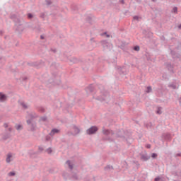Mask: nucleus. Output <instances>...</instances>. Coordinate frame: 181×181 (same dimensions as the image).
<instances>
[{
	"label": "nucleus",
	"mask_w": 181,
	"mask_h": 181,
	"mask_svg": "<svg viewBox=\"0 0 181 181\" xmlns=\"http://www.w3.org/2000/svg\"><path fill=\"white\" fill-rule=\"evenodd\" d=\"M97 131H98V128L97 127H92L88 129L86 132L88 135H93V134H95Z\"/></svg>",
	"instance_id": "obj_1"
},
{
	"label": "nucleus",
	"mask_w": 181,
	"mask_h": 181,
	"mask_svg": "<svg viewBox=\"0 0 181 181\" xmlns=\"http://www.w3.org/2000/svg\"><path fill=\"white\" fill-rule=\"evenodd\" d=\"M16 30L18 32V33L23 32V25L21 23V21H19L18 23H16Z\"/></svg>",
	"instance_id": "obj_2"
},
{
	"label": "nucleus",
	"mask_w": 181,
	"mask_h": 181,
	"mask_svg": "<svg viewBox=\"0 0 181 181\" xmlns=\"http://www.w3.org/2000/svg\"><path fill=\"white\" fill-rule=\"evenodd\" d=\"M13 160V155L11 153H8L6 156V162L7 163H11Z\"/></svg>",
	"instance_id": "obj_3"
},
{
	"label": "nucleus",
	"mask_w": 181,
	"mask_h": 181,
	"mask_svg": "<svg viewBox=\"0 0 181 181\" xmlns=\"http://www.w3.org/2000/svg\"><path fill=\"white\" fill-rule=\"evenodd\" d=\"M143 35H145L146 37H151V36H152V32L146 30H143Z\"/></svg>",
	"instance_id": "obj_4"
},
{
	"label": "nucleus",
	"mask_w": 181,
	"mask_h": 181,
	"mask_svg": "<svg viewBox=\"0 0 181 181\" xmlns=\"http://www.w3.org/2000/svg\"><path fill=\"white\" fill-rule=\"evenodd\" d=\"M11 19H12V21H13L14 22H16V23H18V22H21V21L19 20V18H18V17L16 16V15L15 14H12L10 16Z\"/></svg>",
	"instance_id": "obj_5"
},
{
	"label": "nucleus",
	"mask_w": 181,
	"mask_h": 181,
	"mask_svg": "<svg viewBox=\"0 0 181 181\" xmlns=\"http://www.w3.org/2000/svg\"><path fill=\"white\" fill-rule=\"evenodd\" d=\"M6 100V95L0 93V101H5Z\"/></svg>",
	"instance_id": "obj_6"
},
{
	"label": "nucleus",
	"mask_w": 181,
	"mask_h": 181,
	"mask_svg": "<svg viewBox=\"0 0 181 181\" xmlns=\"http://www.w3.org/2000/svg\"><path fill=\"white\" fill-rule=\"evenodd\" d=\"M59 132V130L57 129H54L51 131L50 135H54V134H58Z\"/></svg>",
	"instance_id": "obj_7"
},
{
	"label": "nucleus",
	"mask_w": 181,
	"mask_h": 181,
	"mask_svg": "<svg viewBox=\"0 0 181 181\" xmlns=\"http://www.w3.org/2000/svg\"><path fill=\"white\" fill-rule=\"evenodd\" d=\"M100 36H104L105 37H110L111 35L108 34V33L105 32L100 34Z\"/></svg>",
	"instance_id": "obj_8"
},
{
	"label": "nucleus",
	"mask_w": 181,
	"mask_h": 181,
	"mask_svg": "<svg viewBox=\"0 0 181 181\" xmlns=\"http://www.w3.org/2000/svg\"><path fill=\"white\" fill-rule=\"evenodd\" d=\"M78 132H80V129H78V128L77 127H74V135H76V134H78Z\"/></svg>",
	"instance_id": "obj_9"
},
{
	"label": "nucleus",
	"mask_w": 181,
	"mask_h": 181,
	"mask_svg": "<svg viewBox=\"0 0 181 181\" xmlns=\"http://www.w3.org/2000/svg\"><path fill=\"white\" fill-rule=\"evenodd\" d=\"M139 19H141V18L139 17V16H133V21H137V22H139Z\"/></svg>",
	"instance_id": "obj_10"
},
{
	"label": "nucleus",
	"mask_w": 181,
	"mask_h": 181,
	"mask_svg": "<svg viewBox=\"0 0 181 181\" xmlns=\"http://www.w3.org/2000/svg\"><path fill=\"white\" fill-rule=\"evenodd\" d=\"M171 12L172 13H177V6L173 7Z\"/></svg>",
	"instance_id": "obj_11"
},
{
	"label": "nucleus",
	"mask_w": 181,
	"mask_h": 181,
	"mask_svg": "<svg viewBox=\"0 0 181 181\" xmlns=\"http://www.w3.org/2000/svg\"><path fill=\"white\" fill-rule=\"evenodd\" d=\"M103 132L105 135H108V134H110V130L104 129Z\"/></svg>",
	"instance_id": "obj_12"
},
{
	"label": "nucleus",
	"mask_w": 181,
	"mask_h": 181,
	"mask_svg": "<svg viewBox=\"0 0 181 181\" xmlns=\"http://www.w3.org/2000/svg\"><path fill=\"white\" fill-rule=\"evenodd\" d=\"M16 129H17V131H21V129H22V125L18 124L16 126Z\"/></svg>",
	"instance_id": "obj_13"
},
{
	"label": "nucleus",
	"mask_w": 181,
	"mask_h": 181,
	"mask_svg": "<svg viewBox=\"0 0 181 181\" xmlns=\"http://www.w3.org/2000/svg\"><path fill=\"white\" fill-rule=\"evenodd\" d=\"M66 164L70 168V169H73V165H71V163H70V161H66Z\"/></svg>",
	"instance_id": "obj_14"
},
{
	"label": "nucleus",
	"mask_w": 181,
	"mask_h": 181,
	"mask_svg": "<svg viewBox=\"0 0 181 181\" xmlns=\"http://www.w3.org/2000/svg\"><path fill=\"white\" fill-rule=\"evenodd\" d=\"M128 45H129V43L122 41L121 46H128Z\"/></svg>",
	"instance_id": "obj_15"
},
{
	"label": "nucleus",
	"mask_w": 181,
	"mask_h": 181,
	"mask_svg": "<svg viewBox=\"0 0 181 181\" xmlns=\"http://www.w3.org/2000/svg\"><path fill=\"white\" fill-rule=\"evenodd\" d=\"M157 114H162V107H158L157 110Z\"/></svg>",
	"instance_id": "obj_16"
},
{
	"label": "nucleus",
	"mask_w": 181,
	"mask_h": 181,
	"mask_svg": "<svg viewBox=\"0 0 181 181\" xmlns=\"http://www.w3.org/2000/svg\"><path fill=\"white\" fill-rule=\"evenodd\" d=\"M46 4L47 5H52V1H50V0H46Z\"/></svg>",
	"instance_id": "obj_17"
},
{
	"label": "nucleus",
	"mask_w": 181,
	"mask_h": 181,
	"mask_svg": "<svg viewBox=\"0 0 181 181\" xmlns=\"http://www.w3.org/2000/svg\"><path fill=\"white\" fill-rule=\"evenodd\" d=\"M133 49H134L136 52H139V47H134Z\"/></svg>",
	"instance_id": "obj_18"
},
{
	"label": "nucleus",
	"mask_w": 181,
	"mask_h": 181,
	"mask_svg": "<svg viewBox=\"0 0 181 181\" xmlns=\"http://www.w3.org/2000/svg\"><path fill=\"white\" fill-rule=\"evenodd\" d=\"M28 19H32V18H33V15H32V13H28Z\"/></svg>",
	"instance_id": "obj_19"
},
{
	"label": "nucleus",
	"mask_w": 181,
	"mask_h": 181,
	"mask_svg": "<svg viewBox=\"0 0 181 181\" xmlns=\"http://www.w3.org/2000/svg\"><path fill=\"white\" fill-rule=\"evenodd\" d=\"M119 2L122 5H125V1H124V0H119Z\"/></svg>",
	"instance_id": "obj_20"
},
{
	"label": "nucleus",
	"mask_w": 181,
	"mask_h": 181,
	"mask_svg": "<svg viewBox=\"0 0 181 181\" xmlns=\"http://www.w3.org/2000/svg\"><path fill=\"white\" fill-rule=\"evenodd\" d=\"M157 156H158V154H156L155 153H152V155H151V158H157Z\"/></svg>",
	"instance_id": "obj_21"
},
{
	"label": "nucleus",
	"mask_w": 181,
	"mask_h": 181,
	"mask_svg": "<svg viewBox=\"0 0 181 181\" xmlns=\"http://www.w3.org/2000/svg\"><path fill=\"white\" fill-rule=\"evenodd\" d=\"M21 105H22V107H23V108H28V105H26V104H25V103H21Z\"/></svg>",
	"instance_id": "obj_22"
},
{
	"label": "nucleus",
	"mask_w": 181,
	"mask_h": 181,
	"mask_svg": "<svg viewBox=\"0 0 181 181\" xmlns=\"http://www.w3.org/2000/svg\"><path fill=\"white\" fill-rule=\"evenodd\" d=\"M8 176H15V173H13V172H10V173H8Z\"/></svg>",
	"instance_id": "obj_23"
},
{
	"label": "nucleus",
	"mask_w": 181,
	"mask_h": 181,
	"mask_svg": "<svg viewBox=\"0 0 181 181\" xmlns=\"http://www.w3.org/2000/svg\"><path fill=\"white\" fill-rule=\"evenodd\" d=\"M151 91H152V88L148 87V88H147V92H148V93H151Z\"/></svg>",
	"instance_id": "obj_24"
},
{
	"label": "nucleus",
	"mask_w": 181,
	"mask_h": 181,
	"mask_svg": "<svg viewBox=\"0 0 181 181\" xmlns=\"http://www.w3.org/2000/svg\"><path fill=\"white\" fill-rule=\"evenodd\" d=\"M128 13H131V12L129 11V10H126L124 13V15H128Z\"/></svg>",
	"instance_id": "obj_25"
},
{
	"label": "nucleus",
	"mask_w": 181,
	"mask_h": 181,
	"mask_svg": "<svg viewBox=\"0 0 181 181\" xmlns=\"http://www.w3.org/2000/svg\"><path fill=\"white\" fill-rule=\"evenodd\" d=\"M47 152L48 153H50L52 152V148H48V149L47 150Z\"/></svg>",
	"instance_id": "obj_26"
},
{
	"label": "nucleus",
	"mask_w": 181,
	"mask_h": 181,
	"mask_svg": "<svg viewBox=\"0 0 181 181\" xmlns=\"http://www.w3.org/2000/svg\"><path fill=\"white\" fill-rule=\"evenodd\" d=\"M137 4H141L142 0H135Z\"/></svg>",
	"instance_id": "obj_27"
},
{
	"label": "nucleus",
	"mask_w": 181,
	"mask_h": 181,
	"mask_svg": "<svg viewBox=\"0 0 181 181\" xmlns=\"http://www.w3.org/2000/svg\"><path fill=\"white\" fill-rule=\"evenodd\" d=\"M177 28H178V29H180V30H181V23L180 25H178Z\"/></svg>",
	"instance_id": "obj_28"
},
{
	"label": "nucleus",
	"mask_w": 181,
	"mask_h": 181,
	"mask_svg": "<svg viewBox=\"0 0 181 181\" xmlns=\"http://www.w3.org/2000/svg\"><path fill=\"white\" fill-rule=\"evenodd\" d=\"M160 178L159 177L155 179V181H160Z\"/></svg>",
	"instance_id": "obj_29"
},
{
	"label": "nucleus",
	"mask_w": 181,
	"mask_h": 181,
	"mask_svg": "<svg viewBox=\"0 0 181 181\" xmlns=\"http://www.w3.org/2000/svg\"><path fill=\"white\" fill-rule=\"evenodd\" d=\"M90 42H91V43H93V42H95V41L94 40V38H91Z\"/></svg>",
	"instance_id": "obj_30"
},
{
	"label": "nucleus",
	"mask_w": 181,
	"mask_h": 181,
	"mask_svg": "<svg viewBox=\"0 0 181 181\" xmlns=\"http://www.w3.org/2000/svg\"><path fill=\"white\" fill-rule=\"evenodd\" d=\"M40 39H45V37L43 35H41Z\"/></svg>",
	"instance_id": "obj_31"
},
{
	"label": "nucleus",
	"mask_w": 181,
	"mask_h": 181,
	"mask_svg": "<svg viewBox=\"0 0 181 181\" xmlns=\"http://www.w3.org/2000/svg\"><path fill=\"white\" fill-rule=\"evenodd\" d=\"M27 123L29 124H30V120H27Z\"/></svg>",
	"instance_id": "obj_32"
},
{
	"label": "nucleus",
	"mask_w": 181,
	"mask_h": 181,
	"mask_svg": "<svg viewBox=\"0 0 181 181\" xmlns=\"http://www.w3.org/2000/svg\"><path fill=\"white\" fill-rule=\"evenodd\" d=\"M146 147L149 148H151V145L148 144L146 146Z\"/></svg>",
	"instance_id": "obj_33"
},
{
	"label": "nucleus",
	"mask_w": 181,
	"mask_h": 181,
	"mask_svg": "<svg viewBox=\"0 0 181 181\" xmlns=\"http://www.w3.org/2000/svg\"><path fill=\"white\" fill-rule=\"evenodd\" d=\"M152 2H156V0H151Z\"/></svg>",
	"instance_id": "obj_34"
},
{
	"label": "nucleus",
	"mask_w": 181,
	"mask_h": 181,
	"mask_svg": "<svg viewBox=\"0 0 181 181\" xmlns=\"http://www.w3.org/2000/svg\"><path fill=\"white\" fill-rule=\"evenodd\" d=\"M120 30L122 32V30H124V29H121Z\"/></svg>",
	"instance_id": "obj_35"
},
{
	"label": "nucleus",
	"mask_w": 181,
	"mask_h": 181,
	"mask_svg": "<svg viewBox=\"0 0 181 181\" xmlns=\"http://www.w3.org/2000/svg\"><path fill=\"white\" fill-rule=\"evenodd\" d=\"M180 103H181V100H180Z\"/></svg>",
	"instance_id": "obj_36"
}]
</instances>
